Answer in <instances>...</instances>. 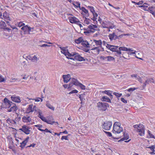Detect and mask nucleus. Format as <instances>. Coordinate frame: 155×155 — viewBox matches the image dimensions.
I'll list each match as a JSON object with an SVG mask.
<instances>
[{
  "label": "nucleus",
  "instance_id": "58",
  "mask_svg": "<svg viewBox=\"0 0 155 155\" xmlns=\"http://www.w3.org/2000/svg\"><path fill=\"white\" fill-rule=\"evenodd\" d=\"M88 28L90 29V30H92L93 31V28L92 24H91V25L88 26Z\"/></svg>",
  "mask_w": 155,
  "mask_h": 155
},
{
  "label": "nucleus",
  "instance_id": "55",
  "mask_svg": "<svg viewBox=\"0 0 155 155\" xmlns=\"http://www.w3.org/2000/svg\"><path fill=\"white\" fill-rule=\"evenodd\" d=\"M120 124L119 122H116L114 123L113 126H120Z\"/></svg>",
  "mask_w": 155,
  "mask_h": 155
},
{
  "label": "nucleus",
  "instance_id": "1",
  "mask_svg": "<svg viewBox=\"0 0 155 155\" xmlns=\"http://www.w3.org/2000/svg\"><path fill=\"white\" fill-rule=\"evenodd\" d=\"M71 55L69 56V57H74V58H70V59H72L73 60H75L79 61H85V60L84 58L81 57L79 54L78 53L75 52L74 53H71Z\"/></svg>",
  "mask_w": 155,
  "mask_h": 155
},
{
  "label": "nucleus",
  "instance_id": "32",
  "mask_svg": "<svg viewBox=\"0 0 155 155\" xmlns=\"http://www.w3.org/2000/svg\"><path fill=\"white\" fill-rule=\"evenodd\" d=\"M46 106L49 109H51L53 110H54V107L52 106L51 104L49 103L48 101L46 102Z\"/></svg>",
  "mask_w": 155,
  "mask_h": 155
},
{
  "label": "nucleus",
  "instance_id": "43",
  "mask_svg": "<svg viewBox=\"0 0 155 155\" xmlns=\"http://www.w3.org/2000/svg\"><path fill=\"white\" fill-rule=\"evenodd\" d=\"M27 143L25 141H23L21 143H20L21 145L20 147L22 149L24 148L25 146Z\"/></svg>",
  "mask_w": 155,
  "mask_h": 155
},
{
  "label": "nucleus",
  "instance_id": "4",
  "mask_svg": "<svg viewBox=\"0 0 155 155\" xmlns=\"http://www.w3.org/2000/svg\"><path fill=\"white\" fill-rule=\"evenodd\" d=\"M112 125V123L111 121H106L104 122L103 125L102 126V127L103 129L108 130H110Z\"/></svg>",
  "mask_w": 155,
  "mask_h": 155
},
{
  "label": "nucleus",
  "instance_id": "48",
  "mask_svg": "<svg viewBox=\"0 0 155 155\" xmlns=\"http://www.w3.org/2000/svg\"><path fill=\"white\" fill-rule=\"evenodd\" d=\"M17 25L20 28L23 26H24L25 25V24L24 23H23L21 21L19 23H18Z\"/></svg>",
  "mask_w": 155,
  "mask_h": 155
},
{
  "label": "nucleus",
  "instance_id": "13",
  "mask_svg": "<svg viewBox=\"0 0 155 155\" xmlns=\"http://www.w3.org/2000/svg\"><path fill=\"white\" fill-rule=\"evenodd\" d=\"M12 100L15 102L19 103L21 102L20 97L18 96H17L15 95H13L11 97Z\"/></svg>",
  "mask_w": 155,
  "mask_h": 155
},
{
  "label": "nucleus",
  "instance_id": "54",
  "mask_svg": "<svg viewBox=\"0 0 155 155\" xmlns=\"http://www.w3.org/2000/svg\"><path fill=\"white\" fill-rule=\"evenodd\" d=\"M107 57H104L103 56H100V59L101 60H105V61L107 60Z\"/></svg>",
  "mask_w": 155,
  "mask_h": 155
},
{
  "label": "nucleus",
  "instance_id": "49",
  "mask_svg": "<svg viewBox=\"0 0 155 155\" xmlns=\"http://www.w3.org/2000/svg\"><path fill=\"white\" fill-rule=\"evenodd\" d=\"M5 80L4 78L2 77V76L0 74V82H5Z\"/></svg>",
  "mask_w": 155,
  "mask_h": 155
},
{
  "label": "nucleus",
  "instance_id": "16",
  "mask_svg": "<svg viewBox=\"0 0 155 155\" xmlns=\"http://www.w3.org/2000/svg\"><path fill=\"white\" fill-rule=\"evenodd\" d=\"M110 41L113 39L116 40L117 39V36L115 34V32H113L112 34H110L108 36Z\"/></svg>",
  "mask_w": 155,
  "mask_h": 155
},
{
  "label": "nucleus",
  "instance_id": "37",
  "mask_svg": "<svg viewBox=\"0 0 155 155\" xmlns=\"http://www.w3.org/2000/svg\"><path fill=\"white\" fill-rule=\"evenodd\" d=\"M6 26V24L5 22L1 21L0 22V27L1 28L3 29H5Z\"/></svg>",
  "mask_w": 155,
  "mask_h": 155
},
{
  "label": "nucleus",
  "instance_id": "6",
  "mask_svg": "<svg viewBox=\"0 0 155 155\" xmlns=\"http://www.w3.org/2000/svg\"><path fill=\"white\" fill-rule=\"evenodd\" d=\"M123 130V128L120 126H113L112 132L113 134H115L116 133L119 134Z\"/></svg>",
  "mask_w": 155,
  "mask_h": 155
},
{
  "label": "nucleus",
  "instance_id": "59",
  "mask_svg": "<svg viewBox=\"0 0 155 155\" xmlns=\"http://www.w3.org/2000/svg\"><path fill=\"white\" fill-rule=\"evenodd\" d=\"M33 29H34V28H31L30 27H29V28L28 29V32L27 34H30V32H31V30Z\"/></svg>",
  "mask_w": 155,
  "mask_h": 155
},
{
  "label": "nucleus",
  "instance_id": "18",
  "mask_svg": "<svg viewBox=\"0 0 155 155\" xmlns=\"http://www.w3.org/2000/svg\"><path fill=\"white\" fill-rule=\"evenodd\" d=\"M110 48V50L113 52H116V55L117 56L118 51V47L116 46L112 45Z\"/></svg>",
  "mask_w": 155,
  "mask_h": 155
},
{
  "label": "nucleus",
  "instance_id": "22",
  "mask_svg": "<svg viewBox=\"0 0 155 155\" xmlns=\"http://www.w3.org/2000/svg\"><path fill=\"white\" fill-rule=\"evenodd\" d=\"M84 30L85 31H84V33L86 35H88V34H90L91 33H92L94 32V31L92 30H90L88 28H84Z\"/></svg>",
  "mask_w": 155,
  "mask_h": 155
},
{
  "label": "nucleus",
  "instance_id": "12",
  "mask_svg": "<svg viewBox=\"0 0 155 155\" xmlns=\"http://www.w3.org/2000/svg\"><path fill=\"white\" fill-rule=\"evenodd\" d=\"M61 50H62L61 51L62 53L64 54L65 56L68 55V56L71 55V54L70 53L68 50H66L65 47H59Z\"/></svg>",
  "mask_w": 155,
  "mask_h": 155
},
{
  "label": "nucleus",
  "instance_id": "14",
  "mask_svg": "<svg viewBox=\"0 0 155 155\" xmlns=\"http://www.w3.org/2000/svg\"><path fill=\"white\" fill-rule=\"evenodd\" d=\"M70 77V75L69 74L63 75L62 77L63 79L64 82L66 83H67L70 80L71 81V78Z\"/></svg>",
  "mask_w": 155,
  "mask_h": 155
},
{
  "label": "nucleus",
  "instance_id": "15",
  "mask_svg": "<svg viewBox=\"0 0 155 155\" xmlns=\"http://www.w3.org/2000/svg\"><path fill=\"white\" fill-rule=\"evenodd\" d=\"M121 51H128V48L125 47H120L118 48V51L117 56L120 57L121 54Z\"/></svg>",
  "mask_w": 155,
  "mask_h": 155
},
{
  "label": "nucleus",
  "instance_id": "31",
  "mask_svg": "<svg viewBox=\"0 0 155 155\" xmlns=\"http://www.w3.org/2000/svg\"><path fill=\"white\" fill-rule=\"evenodd\" d=\"M80 9H81L83 12H84L87 15V17L89 16V14L88 12V11L87 10L85 9L84 7H82Z\"/></svg>",
  "mask_w": 155,
  "mask_h": 155
},
{
  "label": "nucleus",
  "instance_id": "51",
  "mask_svg": "<svg viewBox=\"0 0 155 155\" xmlns=\"http://www.w3.org/2000/svg\"><path fill=\"white\" fill-rule=\"evenodd\" d=\"M38 117L41 118V117L43 116L41 115V114H42L41 111L40 110H38Z\"/></svg>",
  "mask_w": 155,
  "mask_h": 155
},
{
  "label": "nucleus",
  "instance_id": "63",
  "mask_svg": "<svg viewBox=\"0 0 155 155\" xmlns=\"http://www.w3.org/2000/svg\"><path fill=\"white\" fill-rule=\"evenodd\" d=\"M35 126L36 127L39 128H42L43 127L42 125L41 124L36 125H35Z\"/></svg>",
  "mask_w": 155,
  "mask_h": 155
},
{
  "label": "nucleus",
  "instance_id": "35",
  "mask_svg": "<svg viewBox=\"0 0 155 155\" xmlns=\"http://www.w3.org/2000/svg\"><path fill=\"white\" fill-rule=\"evenodd\" d=\"M73 5L76 8H79L80 9H81L80 3L78 2H74L73 3Z\"/></svg>",
  "mask_w": 155,
  "mask_h": 155
},
{
  "label": "nucleus",
  "instance_id": "47",
  "mask_svg": "<svg viewBox=\"0 0 155 155\" xmlns=\"http://www.w3.org/2000/svg\"><path fill=\"white\" fill-rule=\"evenodd\" d=\"M78 86L80 87L82 90H84L85 89V86L81 83H80Z\"/></svg>",
  "mask_w": 155,
  "mask_h": 155
},
{
  "label": "nucleus",
  "instance_id": "8",
  "mask_svg": "<svg viewBox=\"0 0 155 155\" xmlns=\"http://www.w3.org/2000/svg\"><path fill=\"white\" fill-rule=\"evenodd\" d=\"M138 128L137 129V132L139 133V134L140 136H143L144 134V127L143 125L140 124L138 125Z\"/></svg>",
  "mask_w": 155,
  "mask_h": 155
},
{
  "label": "nucleus",
  "instance_id": "11",
  "mask_svg": "<svg viewBox=\"0 0 155 155\" xmlns=\"http://www.w3.org/2000/svg\"><path fill=\"white\" fill-rule=\"evenodd\" d=\"M70 22L71 23H78L80 22L79 20L75 17H70L69 18Z\"/></svg>",
  "mask_w": 155,
  "mask_h": 155
},
{
  "label": "nucleus",
  "instance_id": "40",
  "mask_svg": "<svg viewBox=\"0 0 155 155\" xmlns=\"http://www.w3.org/2000/svg\"><path fill=\"white\" fill-rule=\"evenodd\" d=\"M3 17L6 19L7 20H8V19L9 18L8 14L7 12L6 11H5L3 14Z\"/></svg>",
  "mask_w": 155,
  "mask_h": 155
},
{
  "label": "nucleus",
  "instance_id": "62",
  "mask_svg": "<svg viewBox=\"0 0 155 155\" xmlns=\"http://www.w3.org/2000/svg\"><path fill=\"white\" fill-rule=\"evenodd\" d=\"M120 100L121 101H122L124 103H127V101L125 100L123 98H121L120 99Z\"/></svg>",
  "mask_w": 155,
  "mask_h": 155
},
{
  "label": "nucleus",
  "instance_id": "56",
  "mask_svg": "<svg viewBox=\"0 0 155 155\" xmlns=\"http://www.w3.org/2000/svg\"><path fill=\"white\" fill-rule=\"evenodd\" d=\"M43 121L46 122H47V119L45 118V117L44 116L41 117L40 118Z\"/></svg>",
  "mask_w": 155,
  "mask_h": 155
},
{
  "label": "nucleus",
  "instance_id": "50",
  "mask_svg": "<svg viewBox=\"0 0 155 155\" xmlns=\"http://www.w3.org/2000/svg\"><path fill=\"white\" fill-rule=\"evenodd\" d=\"M102 26L104 28H108V27L107 26V25L103 21L102 24Z\"/></svg>",
  "mask_w": 155,
  "mask_h": 155
},
{
  "label": "nucleus",
  "instance_id": "10",
  "mask_svg": "<svg viewBox=\"0 0 155 155\" xmlns=\"http://www.w3.org/2000/svg\"><path fill=\"white\" fill-rule=\"evenodd\" d=\"M47 123L48 124H53L55 123L57 124L58 123L57 122H55L54 121V119L52 116H49L47 117Z\"/></svg>",
  "mask_w": 155,
  "mask_h": 155
},
{
  "label": "nucleus",
  "instance_id": "28",
  "mask_svg": "<svg viewBox=\"0 0 155 155\" xmlns=\"http://www.w3.org/2000/svg\"><path fill=\"white\" fill-rule=\"evenodd\" d=\"M147 5V4L145 3L143 5H140L138 7H139L141 8H143L144 10L145 11H148V8H149L148 6L147 5Z\"/></svg>",
  "mask_w": 155,
  "mask_h": 155
},
{
  "label": "nucleus",
  "instance_id": "61",
  "mask_svg": "<svg viewBox=\"0 0 155 155\" xmlns=\"http://www.w3.org/2000/svg\"><path fill=\"white\" fill-rule=\"evenodd\" d=\"M50 46L49 45H48L47 44H44L42 45H40L39 46L41 47H49Z\"/></svg>",
  "mask_w": 155,
  "mask_h": 155
},
{
  "label": "nucleus",
  "instance_id": "9",
  "mask_svg": "<svg viewBox=\"0 0 155 155\" xmlns=\"http://www.w3.org/2000/svg\"><path fill=\"white\" fill-rule=\"evenodd\" d=\"M154 80L152 78H148L144 83L142 85V87L143 89H144L147 84H149V83L153 82L154 83Z\"/></svg>",
  "mask_w": 155,
  "mask_h": 155
},
{
  "label": "nucleus",
  "instance_id": "19",
  "mask_svg": "<svg viewBox=\"0 0 155 155\" xmlns=\"http://www.w3.org/2000/svg\"><path fill=\"white\" fill-rule=\"evenodd\" d=\"M29 27L28 26L26 25H24L21 28V29L24 31V34H28Z\"/></svg>",
  "mask_w": 155,
  "mask_h": 155
},
{
  "label": "nucleus",
  "instance_id": "25",
  "mask_svg": "<svg viewBox=\"0 0 155 155\" xmlns=\"http://www.w3.org/2000/svg\"><path fill=\"white\" fill-rule=\"evenodd\" d=\"M150 149L151 151V152H150V153L151 154H155V146L154 145L152 146L151 147H147Z\"/></svg>",
  "mask_w": 155,
  "mask_h": 155
},
{
  "label": "nucleus",
  "instance_id": "7",
  "mask_svg": "<svg viewBox=\"0 0 155 155\" xmlns=\"http://www.w3.org/2000/svg\"><path fill=\"white\" fill-rule=\"evenodd\" d=\"M30 128L26 125H24L22 126V128L19 129V130L23 131L26 134H30L31 130H29Z\"/></svg>",
  "mask_w": 155,
  "mask_h": 155
},
{
  "label": "nucleus",
  "instance_id": "5",
  "mask_svg": "<svg viewBox=\"0 0 155 155\" xmlns=\"http://www.w3.org/2000/svg\"><path fill=\"white\" fill-rule=\"evenodd\" d=\"M80 83L76 79L74 78H71V82L68 85V87L72 88L74 85L76 86H78Z\"/></svg>",
  "mask_w": 155,
  "mask_h": 155
},
{
  "label": "nucleus",
  "instance_id": "44",
  "mask_svg": "<svg viewBox=\"0 0 155 155\" xmlns=\"http://www.w3.org/2000/svg\"><path fill=\"white\" fill-rule=\"evenodd\" d=\"M38 129L42 132L45 131L46 132H49L51 133V132L47 128H46L45 130H43L41 128H38Z\"/></svg>",
  "mask_w": 155,
  "mask_h": 155
},
{
  "label": "nucleus",
  "instance_id": "17",
  "mask_svg": "<svg viewBox=\"0 0 155 155\" xmlns=\"http://www.w3.org/2000/svg\"><path fill=\"white\" fill-rule=\"evenodd\" d=\"M8 110V112H14L15 111L18 109L16 105V104H14V105H13Z\"/></svg>",
  "mask_w": 155,
  "mask_h": 155
},
{
  "label": "nucleus",
  "instance_id": "33",
  "mask_svg": "<svg viewBox=\"0 0 155 155\" xmlns=\"http://www.w3.org/2000/svg\"><path fill=\"white\" fill-rule=\"evenodd\" d=\"M114 60H115V58L113 57L109 56H107V60L106 61L107 62H110Z\"/></svg>",
  "mask_w": 155,
  "mask_h": 155
},
{
  "label": "nucleus",
  "instance_id": "53",
  "mask_svg": "<svg viewBox=\"0 0 155 155\" xmlns=\"http://www.w3.org/2000/svg\"><path fill=\"white\" fill-rule=\"evenodd\" d=\"M38 110L37 109V107L35 106H34L33 107V108H32V110L33 112L35 110V111L38 112Z\"/></svg>",
  "mask_w": 155,
  "mask_h": 155
},
{
  "label": "nucleus",
  "instance_id": "30",
  "mask_svg": "<svg viewBox=\"0 0 155 155\" xmlns=\"http://www.w3.org/2000/svg\"><path fill=\"white\" fill-rule=\"evenodd\" d=\"M94 41L96 44V45L97 46H100L102 45V42L101 40H99L98 41L95 40H94Z\"/></svg>",
  "mask_w": 155,
  "mask_h": 155
},
{
  "label": "nucleus",
  "instance_id": "45",
  "mask_svg": "<svg viewBox=\"0 0 155 155\" xmlns=\"http://www.w3.org/2000/svg\"><path fill=\"white\" fill-rule=\"evenodd\" d=\"M87 8L89 9L90 11L93 13V12H95V11L94 9V8L93 7L88 6Z\"/></svg>",
  "mask_w": 155,
  "mask_h": 155
},
{
  "label": "nucleus",
  "instance_id": "64",
  "mask_svg": "<svg viewBox=\"0 0 155 155\" xmlns=\"http://www.w3.org/2000/svg\"><path fill=\"white\" fill-rule=\"evenodd\" d=\"M21 118L20 117H17L15 118V121H16L18 122L20 120Z\"/></svg>",
  "mask_w": 155,
  "mask_h": 155
},
{
  "label": "nucleus",
  "instance_id": "42",
  "mask_svg": "<svg viewBox=\"0 0 155 155\" xmlns=\"http://www.w3.org/2000/svg\"><path fill=\"white\" fill-rule=\"evenodd\" d=\"M91 21V20L89 18H87L86 17L85 18V19L84 20V22L85 24H89Z\"/></svg>",
  "mask_w": 155,
  "mask_h": 155
},
{
  "label": "nucleus",
  "instance_id": "36",
  "mask_svg": "<svg viewBox=\"0 0 155 155\" xmlns=\"http://www.w3.org/2000/svg\"><path fill=\"white\" fill-rule=\"evenodd\" d=\"M104 132L106 134H107V135L109 137H111L114 139H118L119 138H120V137H121V136H119L118 137H117V138L114 137L112 136V134H111V133L110 132H107V131H104Z\"/></svg>",
  "mask_w": 155,
  "mask_h": 155
},
{
  "label": "nucleus",
  "instance_id": "46",
  "mask_svg": "<svg viewBox=\"0 0 155 155\" xmlns=\"http://www.w3.org/2000/svg\"><path fill=\"white\" fill-rule=\"evenodd\" d=\"M137 88L134 87L129 88L128 89L126 90V91H127L129 92H132L133 91H134L135 90H137Z\"/></svg>",
  "mask_w": 155,
  "mask_h": 155
},
{
  "label": "nucleus",
  "instance_id": "29",
  "mask_svg": "<svg viewBox=\"0 0 155 155\" xmlns=\"http://www.w3.org/2000/svg\"><path fill=\"white\" fill-rule=\"evenodd\" d=\"M101 100L102 101H105L108 102H111L110 99L107 97L104 96L102 97Z\"/></svg>",
  "mask_w": 155,
  "mask_h": 155
},
{
  "label": "nucleus",
  "instance_id": "41",
  "mask_svg": "<svg viewBox=\"0 0 155 155\" xmlns=\"http://www.w3.org/2000/svg\"><path fill=\"white\" fill-rule=\"evenodd\" d=\"M103 93H104L105 94H107V95H108L109 96H112V95L111 94V91H109V90H105L104 91H103L102 92Z\"/></svg>",
  "mask_w": 155,
  "mask_h": 155
},
{
  "label": "nucleus",
  "instance_id": "3",
  "mask_svg": "<svg viewBox=\"0 0 155 155\" xmlns=\"http://www.w3.org/2000/svg\"><path fill=\"white\" fill-rule=\"evenodd\" d=\"M97 106L99 110L105 111L107 109V107H109V105L107 103L99 102L97 104Z\"/></svg>",
  "mask_w": 155,
  "mask_h": 155
},
{
  "label": "nucleus",
  "instance_id": "20",
  "mask_svg": "<svg viewBox=\"0 0 155 155\" xmlns=\"http://www.w3.org/2000/svg\"><path fill=\"white\" fill-rule=\"evenodd\" d=\"M22 121L24 122H29L31 121V119L29 116L26 117L24 116L22 118Z\"/></svg>",
  "mask_w": 155,
  "mask_h": 155
},
{
  "label": "nucleus",
  "instance_id": "23",
  "mask_svg": "<svg viewBox=\"0 0 155 155\" xmlns=\"http://www.w3.org/2000/svg\"><path fill=\"white\" fill-rule=\"evenodd\" d=\"M123 136H124V137L118 141V142H120L121 141H124L125 140H127L129 138V136L127 134H125V133H124Z\"/></svg>",
  "mask_w": 155,
  "mask_h": 155
},
{
  "label": "nucleus",
  "instance_id": "60",
  "mask_svg": "<svg viewBox=\"0 0 155 155\" xmlns=\"http://www.w3.org/2000/svg\"><path fill=\"white\" fill-rule=\"evenodd\" d=\"M61 140H63L64 139H65L66 140H68V136H62L61 138Z\"/></svg>",
  "mask_w": 155,
  "mask_h": 155
},
{
  "label": "nucleus",
  "instance_id": "26",
  "mask_svg": "<svg viewBox=\"0 0 155 155\" xmlns=\"http://www.w3.org/2000/svg\"><path fill=\"white\" fill-rule=\"evenodd\" d=\"M81 44L84 47L86 48H90V45L88 41L86 40H83Z\"/></svg>",
  "mask_w": 155,
  "mask_h": 155
},
{
  "label": "nucleus",
  "instance_id": "24",
  "mask_svg": "<svg viewBox=\"0 0 155 155\" xmlns=\"http://www.w3.org/2000/svg\"><path fill=\"white\" fill-rule=\"evenodd\" d=\"M91 50L94 51V54H98L100 51H101L99 49V47L98 46L92 48Z\"/></svg>",
  "mask_w": 155,
  "mask_h": 155
},
{
  "label": "nucleus",
  "instance_id": "39",
  "mask_svg": "<svg viewBox=\"0 0 155 155\" xmlns=\"http://www.w3.org/2000/svg\"><path fill=\"white\" fill-rule=\"evenodd\" d=\"M83 38H78V39H76L75 40V41L76 43L77 44H79L80 43H82V41L83 40Z\"/></svg>",
  "mask_w": 155,
  "mask_h": 155
},
{
  "label": "nucleus",
  "instance_id": "38",
  "mask_svg": "<svg viewBox=\"0 0 155 155\" xmlns=\"http://www.w3.org/2000/svg\"><path fill=\"white\" fill-rule=\"evenodd\" d=\"M31 61L34 62H36L38 61V58L35 55L31 57Z\"/></svg>",
  "mask_w": 155,
  "mask_h": 155
},
{
  "label": "nucleus",
  "instance_id": "34",
  "mask_svg": "<svg viewBox=\"0 0 155 155\" xmlns=\"http://www.w3.org/2000/svg\"><path fill=\"white\" fill-rule=\"evenodd\" d=\"M6 121L7 123H8L9 124L10 123L12 124H16V122L15 120H11L10 118H8L6 120Z\"/></svg>",
  "mask_w": 155,
  "mask_h": 155
},
{
  "label": "nucleus",
  "instance_id": "21",
  "mask_svg": "<svg viewBox=\"0 0 155 155\" xmlns=\"http://www.w3.org/2000/svg\"><path fill=\"white\" fill-rule=\"evenodd\" d=\"M33 104H31L28 106V107L27 108L25 113L27 114H28L31 112H32V107Z\"/></svg>",
  "mask_w": 155,
  "mask_h": 155
},
{
  "label": "nucleus",
  "instance_id": "57",
  "mask_svg": "<svg viewBox=\"0 0 155 155\" xmlns=\"http://www.w3.org/2000/svg\"><path fill=\"white\" fill-rule=\"evenodd\" d=\"M78 91L77 90H73L71 91L69 93V94H71L74 93H78Z\"/></svg>",
  "mask_w": 155,
  "mask_h": 155
},
{
  "label": "nucleus",
  "instance_id": "52",
  "mask_svg": "<svg viewBox=\"0 0 155 155\" xmlns=\"http://www.w3.org/2000/svg\"><path fill=\"white\" fill-rule=\"evenodd\" d=\"M113 94L116 96L118 97H120L122 95L121 94H119L117 92H114V93Z\"/></svg>",
  "mask_w": 155,
  "mask_h": 155
},
{
  "label": "nucleus",
  "instance_id": "2",
  "mask_svg": "<svg viewBox=\"0 0 155 155\" xmlns=\"http://www.w3.org/2000/svg\"><path fill=\"white\" fill-rule=\"evenodd\" d=\"M13 105H14V103L10 101L7 98H5L2 103V107L3 108H8Z\"/></svg>",
  "mask_w": 155,
  "mask_h": 155
},
{
  "label": "nucleus",
  "instance_id": "27",
  "mask_svg": "<svg viewBox=\"0 0 155 155\" xmlns=\"http://www.w3.org/2000/svg\"><path fill=\"white\" fill-rule=\"evenodd\" d=\"M148 9V11H150V12L153 15H154L155 14L154 11L155 10V7H149Z\"/></svg>",
  "mask_w": 155,
  "mask_h": 155
}]
</instances>
